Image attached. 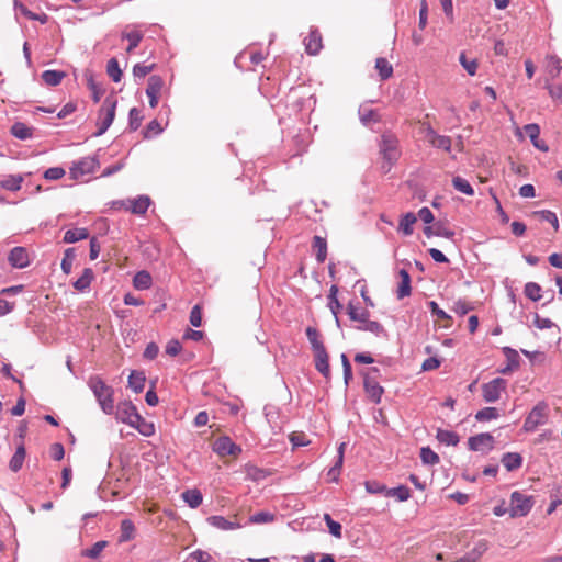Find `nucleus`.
<instances>
[{"mask_svg":"<svg viewBox=\"0 0 562 562\" xmlns=\"http://www.w3.org/2000/svg\"><path fill=\"white\" fill-rule=\"evenodd\" d=\"M535 216H538L541 221L550 223L554 231L559 229V220L554 212L550 210H541L533 212Z\"/></svg>","mask_w":562,"mask_h":562,"instance_id":"48","label":"nucleus"},{"mask_svg":"<svg viewBox=\"0 0 562 562\" xmlns=\"http://www.w3.org/2000/svg\"><path fill=\"white\" fill-rule=\"evenodd\" d=\"M366 491L369 494H385L386 495V486L379 481L371 480L364 482Z\"/></svg>","mask_w":562,"mask_h":562,"instance_id":"58","label":"nucleus"},{"mask_svg":"<svg viewBox=\"0 0 562 562\" xmlns=\"http://www.w3.org/2000/svg\"><path fill=\"white\" fill-rule=\"evenodd\" d=\"M8 260L9 263L16 269H23L30 265L29 252L26 248L21 246H16L10 250Z\"/></svg>","mask_w":562,"mask_h":562,"instance_id":"12","label":"nucleus"},{"mask_svg":"<svg viewBox=\"0 0 562 562\" xmlns=\"http://www.w3.org/2000/svg\"><path fill=\"white\" fill-rule=\"evenodd\" d=\"M347 313L349 318L353 322H357L358 324L364 322L370 315L368 310L360 308L356 306L352 302H349L347 306Z\"/></svg>","mask_w":562,"mask_h":562,"instance_id":"38","label":"nucleus"},{"mask_svg":"<svg viewBox=\"0 0 562 562\" xmlns=\"http://www.w3.org/2000/svg\"><path fill=\"white\" fill-rule=\"evenodd\" d=\"M26 457V450L23 443L19 445L15 449L14 454L10 459L9 468L12 472H19L24 463Z\"/></svg>","mask_w":562,"mask_h":562,"instance_id":"25","label":"nucleus"},{"mask_svg":"<svg viewBox=\"0 0 562 562\" xmlns=\"http://www.w3.org/2000/svg\"><path fill=\"white\" fill-rule=\"evenodd\" d=\"M420 459L424 464L435 465L440 462L439 456L429 447H423L420 449Z\"/></svg>","mask_w":562,"mask_h":562,"instance_id":"45","label":"nucleus"},{"mask_svg":"<svg viewBox=\"0 0 562 562\" xmlns=\"http://www.w3.org/2000/svg\"><path fill=\"white\" fill-rule=\"evenodd\" d=\"M87 86H88L89 90L91 91L93 102L94 103L100 102L101 97L104 92L102 87L99 83H97L92 77H90L87 80Z\"/></svg>","mask_w":562,"mask_h":562,"instance_id":"60","label":"nucleus"},{"mask_svg":"<svg viewBox=\"0 0 562 562\" xmlns=\"http://www.w3.org/2000/svg\"><path fill=\"white\" fill-rule=\"evenodd\" d=\"M503 353L506 357L507 364H506V367H504V368L498 370L499 373L508 374L513 370H516V369L519 368L520 357H519L518 352L515 349H513L510 347H504L503 348Z\"/></svg>","mask_w":562,"mask_h":562,"instance_id":"17","label":"nucleus"},{"mask_svg":"<svg viewBox=\"0 0 562 562\" xmlns=\"http://www.w3.org/2000/svg\"><path fill=\"white\" fill-rule=\"evenodd\" d=\"M133 428L137 429V431L145 437H150L155 434L154 424L145 420L142 416L139 422L133 425Z\"/></svg>","mask_w":562,"mask_h":562,"instance_id":"55","label":"nucleus"},{"mask_svg":"<svg viewBox=\"0 0 562 562\" xmlns=\"http://www.w3.org/2000/svg\"><path fill=\"white\" fill-rule=\"evenodd\" d=\"M305 49L310 55H316L322 49V37L317 31H311L305 40Z\"/></svg>","mask_w":562,"mask_h":562,"instance_id":"27","label":"nucleus"},{"mask_svg":"<svg viewBox=\"0 0 562 562\" xmlns=\"http://www.w3.org/2000/svg\"><path fill=\"white\" fill-rule=\"evenodd\" d=\"M507 387V381L503 378H495L482 385V396L486 403H495L501 398L502 392Z\"/></svg>","mask_w":562,"mask_h":562,"instance_id":"7","label":"nucleus"},{"mask_svg":"<svg viewBox=\"0 0 562 562\" xmlns=\"http://www.w3.org/2000/svg\"><path fill=\"white\" fill-rule=\"evenodd\" d=\"M88 386L92 391L103 413L111 415L114 412V390L108 385L100 375L89 378Z\"/></svg>","mask_w":562,"mask_h":562,"instance_id":"1","label":"nucleus"},{"mask_svg":"<svg viewBox=\"0 0 562 562\" xmlns=\"http://www.w3.org/2000/svg\"><path fill=\"white\" fill-rule=\"evenodd\" d=\"M380 154L383 158L382 169L389 172L400 158L398 140L392 134H383L380 142Z\"/></svg>","mask_w":562,"mask_h":562,"instance_id":"2","label":"nucleus"},{"mask_svg":"<svg viewBox=\"0 0 562 562\" xmlns=\"http://www.w3.org/2000/svg\"><path fill=\"white\" fill-rule=\"evenodd\" d=\"M386 496L396 497L400 502H405L411 497V491L405 485H398L393 488H387Z\"/></svg>","mask_w":562,"mask_h":562,"instance_id":"47","label":"nucleus"},{"mask_svg":"<svg viewBox=\"0 0 562 562\" xmlns=\"http://www.w3.org/2000/svg\"><path fill=\"white\" fill-rule=\"evenodd\" d=\"M108 542L104 540L97 541L91 548L86 549L82 552L83 557L95 559L100 555L102 550L106 547Z\"/></svg>","mask_w":562,"mask_h":562,"instance_id":"57","label":"nucleus"},{"mask_svg":"<svg viewBox=\"0 0 562 562\" xmlns=\"http://www.w3.org/2000/svg\"><path fill=\"white\" fill-rule=\"evenodd\" d=\"M487 549V541L484 539L479 540L469 552L452 562H477Z\"/></svg>","mask_w":562,"mask_h":562,"instance_id":"14","label":"nucleus"},{"mask_svg":"<svg viewBox=\"0 0 562 562\" xmlns=\"http://www.w3.org/2000/svg\"><path fill=\"white\" fill-rule=\"evenodd\" d=\"M436 438L440 443L453 447L460 441V437L457 432L441 428L437 430Z\"/></svg>","mask_w":562,"mask_h":562,"instance_id":"31","label":"nucleus"},{"mask_svg":"<svg viewBox=\"0 0 562 562\" xmlns=\"http://www.w3.org/2000/svg\"><path fill=\"white\" fill-rule=\"evenodd\" d=\"M133 284L137 290H146L151 285V276L147 271H138L134 279Z\"/></svg>","mask_w":562,"mask_h":562,"instance_id":"41","label":"nucleus"},{"mask_svg":"<svg viewBox=\"0 0 562 562\" xmlns=\"http://www.w3.org/2000/svg\"><path fill=\"white\" fill-rule=\"evenodd\" d=\"M363 386L369 398L374 404H379L384 393V389L380 385L378 380L373 376H366V379H363Z\"/></svg>","mask_w":562,"mask_h":562,"instance_id":"13","label":"nucleus"},{"mask_svg":"<svg viewBox=\"0 0 562 562\" xmlns=\"http://www.w3.org/2000/svg\"><path fill=\"white\" fill-rule=\"evenodd\" d=\"M146 378L145 374L140 371H132L128 375V386L135 392L140 393L145 387Z\"/></svg>","mask_w":562,"mask_h":562,"instance_id":"34","label":"nucleus"},{"mask_svg":"<svg viewBox=\"0 0 562 562\" xmlns=\"http://www.w3.org/2000/svg\"><path fill=\"white\" fill-rule=\"evenodd\" d=\"M162 131L164 128L161 127L160 123L157 120H153L147 124L144 131V137L151 138L153 136H157L162 133Z\"/></svg>","mask_w":562,"mask_h":562,"instance_id":"62","label":"nucleus"},{"mask_svg":"<svg viewBox=\"0 0 562 562\" xmlns=\"http://www.w3.org/2000/svg\"><path fill=\"white\" fill-rule=\"evenodd\" d=\"M106 72L114 82H120L122 79V70L119 61L115 58H111L106 65Z\"/></svg>","mask_w":562,"mask_h":562,"instance_id":"53","label":"nucleus"},{"mask_svg":"<svg viewBox=\"0 0 562 562\" xmlns=\"http://www.w3.org/2000/svg\"><path fill=\"white\" fill-rule=\"evenodd\" d=\"M425 136L432 147L443 149L447 153L451 151V138L449 136L438 134L429 124L425 126Z\"/></svg>","mask_w":562,"mask_h":562,"instance_id":"11","label":"nucleus"},{"mask_svg":"<svg viewBox=\"0 0 562 562\" xmlns=\"http://www.w3.org/2000/svg\"><path fill=\"white\" fill-rule=\"evenodd\" d=\"M547 70L550 77L554 79L562 70V60L557 56H550L547 63Z\"/></svg>","mask_w":562,"mask_h":562,"instance_id":"51","label":"nucleus"},{"mask_svg":"<svg viewBox=\"0 0 562 562\" xmlns=\"http://www.w3.org/2000/svg\"><path fill=\"white\" fill-rule=\"evenodd\" d=\"M495 439L488 432H481L468 439V447L471 451L488 453L494 449Z\"/></svg>","mask_w":562,"mask_h":562,"instance_id":"9","label":"nucleus"},{"mask_svg":"<svg viewBox=\"0 0 562 562\" xmlns=\"http://www.w3.org/2000/svg\"><path fill=\"white\" fill-rule=\"evenodd\" d=\"M359 117H360V122L363 125H369L372 122L379 121V115H378L376 111L373 109L366 108V106H360Z\"/></svg>","mask_w":562,"mask_h":562,"instance_id":"46","label":"nucleus"},{"mask_svg":"<svg viewBox=\"0 0 562 562\" xmlns=\"http://www.w3.org/2000/svg\"><path fill=\"white\" fill-rule=\"evenodd\" d=\"M313 250L315 251V257L318 263H323L326 260L327 257V241L325 238L321 236H314L313 244H312Z\"/></svg>","mask_w":562,"mask_h":562,"instance_id":"28","label":"nucleus"},{"mask_svg":"<svg viewBox=\"0 0 562 562\" xmlns=\"http://www.w3.org/2000/svg\"><path fill=\"white\" fill-rule=\"evenodd\" d=\"M213 451L221 457L237 456L241 452V448L233 442L229 437L223 436L214 441Z\"/></svg>","mask_w":562,"mask_h":562,"instance_id":"10","label":"nucleus"},{"mask_svg":"<svg viewBox=\"0 0 562 562\" xmlns=\"http://www.w3.org/2000/svg\"><path fill=\"white\" fill-rule=\"evenodd\" d=\"M546 88L552 99L562 103V83H549L547 82Z\"/></svg>","mask_w":562,"mask_h":562,"instance_id":"63","label":"nucleus"},{"mask_svg":"<svg viewBox=\"0 0 562 562\" xmlns=\"http://www.w3.org/2000/svg\"><path fill=\"white\" fill-rule=\"evenodd\" d=\"M337 293H338V286L333 284L329 289L328 307L330 308V311L335 317L336 325L338 327H340V321L338 317V313L342 308V305L340 304V302L337 297Z\"/></svg>","mask_w":562,"mask_h":562,"instance_id":"21","label":"nucleus"},{"mask_svg":"<svg viewBox=\"0 0 562 562\" xmlns=\"http://www.w3.org/2000/svg\"><path fill=\"white\" fill-rule=\"evenodd\" d=\"M42 79L45 82V85L49 87H56L60 85L63 79L66 77V72L63 70H53L48 69L42 72Z\"/></svg>","mask_w":562,"mask_h":562,"instance_id":"29","label":"nucleus"},{"mask_svg":"<svg viewBox=\"0 0 562 562\" xmlns=\"http://www.w3.org/2000/svg\"><path fill=\"white\" fill-rule=\"evenodd\" d=\"M452 186L457 191H459L463 194H467L470 196L474 194V189L470 184V182L460 176L452 178Z\"/></svg>","mask_w":562,"mask_h":562,"instance_id":"43","label":"nucleus"},{"mask_svg":"<svg viewBox=\"0 0 562 562\" xmlns=\"http://www.w3.org/2000/svg\"><path fill=\"white\" fill-rule=\"evenodd\" d=\"M524 128H525L527 136L530 138L532 145L536 148H538L542 151L548 150V146L544 144V142L539 139L540 128H539L538 124L530 123V124L525 125Z\"/></svg>","mask_w":562,"mask_h":562,"instance_id":"18","label":"nucleus"},{"mask_svg":"<svg viewBox=\"0 0 562 562\" xmlns=\"http://www.w3.org/2000/svg\"><path fill=\"white\" fill-rule=\"evenodd\" d=\"M11 134L21 140H26L33 136V128L22 122H15L11 126Z\"/></svg>","mask_w":562,"mask_h":562,"instance_id":"36","label":"nucleus"},{"mask_svg":"<svg viewBox=\"0 0 562 562\" xmlns=\"http://www.w3.org/2000/svg\"><path fill=\"white\" fill-rule=\"evenodd\" d=\"M324 520L329 529V532L336 538H341V525L338 521H335L327 513L324 514Z\"/></svg>","mask_w":562,"mask_h":562,"instance_id":"61","label":"nucleus"},{"mask_svg":"<svg viewBox=\"0 0 562 562\" xmlns=\"http://www.w3.org/2000/svg\"><path fill=\"white\" fill-rule=\"evenodd\" d=\"M375 69L378 70L381 80H387L393 75V67L384 57L376 58Z\"/></svg>","mask_w":562,"mask_h":562,"instance_id":"40","label":"nucleus"},{"mask_svg":"<svg viewBox=\"0 0 562 562\" xmlns=\"http://www.w3.org/2000/svg\"><path fill=\"white\" fill-rule=\"evenodd\" d=\"M135 537V526L132 520L124 519L120 526L119 542H127Z\"/></svg>","mask_w":562,"mask_h":562,"instance_id":"35","label":"nucleus"},{"mask_svg":"<svg viewBox=\"0 0 562 562\" xmlns=\"http://www.w3.org/2000/svg\"><path fill=\"white\" fill-rule=\"evenodd\" d=\"M76 259L75 248H67L64 252V258L60 263V268L65 274H69L72 269V262Z\"/></svg>","mask_w":562,"mask_h":562,"instance_id":"44","label":"nucleus"},{"mask_svg":"<svg viewBox=\"0 0 562 562\" xmlns=\"http://www.w3.org/2000/svg\"><path fill=\"white\" fill-rule=\"evenodd\" d=\"M115 418L133 427L135 423L139 422L140 415L138 414L136 406L132 402L124 401L119 403L115 412Z\"/></svg>","mask_w":562,"mask_h":562,"instance_id":"8","label":"nucleus"},{"mask_svg":"<svg viewBox=\"0 0 562 562\" xmlns=\"http://www.w3.org/2000/svg\"><path fill=\"white\" fill-rule=\"evenodd\" d=\"M499 416L496 407H484L475 414V419L479 422H488L496 419Z\"/></svg>","mask_w":562,"mask_h":562,"instance_id":"54","label":"nucleus"},{"mask_svg":"<svg viewBox=\"0 0 562 562\" xmlns=\"http://www.w3.org/2000/svg\"><path fill=\"white\" fill-rule=\"evenodd\" d=\"M143 121L142 111L137 108H132L128 112V127L135 132L139 128Z\"/></svg>","mask_w":562,"mask_h":562,"instance_id":"50","label":"nucleus"},{"mask_svg":"<svg viewBox=\"0 0 562 562\" xmlns=\"http://www.w3.org/2000/svg\"><path fill=\"white\" fill-rule=\"evenodd\" d=\"M189 559L194 562H213L211 554L209 552L202 551L200 549L190 553Z\"/></svg>","mask_w":562,"mask_h":562,"instance_id":"64","label":"nucleus"},{"mask_svg":"<svg viewBox=\"0 0 562 562\" xmlns=\"http://www.w3.org/2000/svg\"><path fill=\"white\" fill-rule=\"evenodd\" d=\"M89 237V231L85 227L68 229L63 238L66 244H74Z\"/></svg>","mask_w":562,"mask_h":562,"instance_id":"33","label":"nucleus"},{"mask_svg":"<svg viewBox=\"0 0 562 562\" xmlns=\"http://www.w3.org/2000/svg\"><path fill=\"white\" fill-rule=\"evenodd\" d=\"M164 87V80L158 75H153L148 78L146 93H160Z\"/></svg>","mask_w":562,"mask_h":562,"instance_id":"56","label":"nucleus"},{"mask_svg":"<svg viewBox=\"0 0 562 562\" xmlns=\"http://www.w3.org/2000/svg\"><path fill=\"white\" fill-rule=\"evenodd\" d=\"M182 499L191 507L196 508L203 501L202 493L196 488L187 490L182 493Z\"/></svg>","mask_w":562,"mask_h":562,"instance_id":"39","label":"nucleus"},{"mask_svg":"<svg viewBox=\"0 0 562 562\" xmlns=\"http://www.w3.org/2000/svg\"><path fill=\"white\" fill-rule=\"evenodd\" d=\"M459 61L470 76H474L477 70V61L475 59H468L464 53L459 56Z\"/></svg>","mask_w":562,"mask_h":562,"instance_id":"59","label":"nucleus"},{"mask_svg":"<svg viewBox=\"0 0 562 562\" xmlns=\"http://www.w3.org/2000/svg\"><path fill=\"white\" fill-rule=\"evenodd\" d=\"M13 7L15 11H19L21 14L26 16L27 19L32 21H40L41 23L47 22V15L46 14H37L32 11H30L22 2L19 0H14Z\"/></svg>","mask_w":562,"mask_h":562,"instance_id":"37","label":"nucleus"},{"mask_svg":"<svg viewBox=\"0 0 562 562\" xmlns=\"http://www.w3.org/2000/svg\"><path fill=\"white\" fill-rule=\"evenodd\" d=\"M315 368L325 378L329 376V357L327 350L314 352Z\"/></svg>","mask_w":562,"mask_h":562,"instance_id":"20","label":"nucleus"},{"mask_svg":"<svg viewBox=\"0 0 562 562\" xmlns=\"http://www.w3.org/2000/svg\"><path fill=\"white\" fill-rule=\"evenodd\" d=\"M151 204L148 195H138L135 199H128V206L126 207L133 214L144 215Z\"/></svg>","mask_w":562,"mask_h":562,"instance_id":"15","label":"nucleus"},{"mask_svg":"<svg viewBox=\"0 0 562 562\" xmlns=\"http://www.w3.org/2000/svg\"><path fill=\"white\" fill-rule=\"evenodd\" d=\"M276 520V515L271 512L261 510L255 513L249 517V524L252 525H261V524H270Z\"/></svg>","mask_w":562,"mask_h":562,"instance_id":"42","label":"nucleus"},{"mask_svg":"<svg viewBox=\"0 0 562 562\" xmlns=\"http://www.w3.org/2000/svg\"><path fill=\"white\" fill-rule=\"evenodd\" d=\"M358 330L369 331L375 336H386V331L383 325L376 321H370L369 317L356 326Z\"/></svg>","mask_w":562,"mask_h":562,"instance_id":"24","label":"nucleus"},{"mask_svg":"<svg viewBox=\"0 0 562 562\" xmlns=\"http://www.w3.org/2000/svg\"><path fill=\"white\" fill-rule=\"evenodd\" d=\"M306 337L308 339V342L311 344V348L313 352H318L326 350L322 339L319 331L315 327H307L305 330Z\"/></svg>","mask_w":562,"mask_h":562,"instance_id":"30","label":"nucleus"},{"mask_svg":"<svg viewBox=\"0 0 562 562\" xmlns=\"http://www.w3.org/2000/svg\"><path fill=\"white\" fill-rule=\"evenodd\" d=\"M98 167L99 160L97 156H87L74 161L72 166L69 168V173L72 179L78 180L86 175L94 172Z\"/></svg>","mask_w":562,"mask_h":562,"instance_id":"6","label":"nucleus"},{"mask_svg":"<svg viewBox=\"0 0 562 562\" xmlns=\"http://www.w3.org/2000/svg\"><path fill=\"white\" fill-rule=\"evenodd\" d=\"M116 104L117 100L113 94H110L104 99L99 110L97 120L98 130L94 132V136H101L109 130L115 117Z\"/></svg>","mask_w":562,"mask_h":562,"instance_id":"3","label":"nucleus"},{"mask_svg":"<svg viewBox=\"0 0 562 562\" xmlns=\"http://www.w3.org/2000/svg\"><path fill=\"white\" fill-rule=\"evenodd\" d=\"M417 217L413 212H408L401 217L398 232H401L405 236H409L414 232V224L416 223Z\"/></svg>","mask_w":562,"mask_h":562,"instance_id":"32","label":"nucleus"},{"mask_svg":"<svg viewBox=\"0 0 562 562\" xmlns=\"http://www.w3.org/2000/svg\"><path fill=\"white\" fill-rule=\"evenodd\" d=\"M93 279V270L91 268H85L82 274L72 283V286L79 292H86L89 290Z\"/></svg>","mask_w":562,"mask_h":562,"instance_id":"22","label":"nucleus"},{"mask_svg":"<svg viewBox=\"0 0 562 562\" xmlns=\"http://www.w3.org/2000/svg\"><path fill=\"white\" fill-rule=\"evenodd\" d=\"M501 461L507 471H515L522 465V457L517 452L504 453Z\"/></svg>","mask_w":562,"mask_h":562,"instance_id":"26","label":"nucleus"},{"mask_svg":"<svg viewBox=\"0 0 562 562\" xmlns=\"http://www.w3.org/2000/svg\"><path fill=\"white\" fill-rule=\"evenodd\" d=\"M398 276L401 278V282L398 284L396 294H397V299L402 300V299L411 295V292H412L411 276L406 269H401L398 271Z\"/></svg>","mask_w":562,"mask_h":562,"instance_id":"19","label":"nucleus"},{"mask_svg":"<svg viewBox=\"0 0 562 562\" xmlns=\"http://www.w3.org/2000/svg\"><path fill=\"white\" fill-rule=\"evenodd\" d=\"M122 37L128 41V46H127L126 50L128 53H131L142 42L143 34L139 31H132V32L123 33Z\"/></svg>","mask_w":562,"mask_h":562,"instance_id":"49","label":"nucleus"},{"mask_svg":"<svg viewBox=\"0 0 562 562\" xmlns=\"http://www.w3.org/2000/svg\"><path fill=\"white\" fill-rule=\"evenodd\" d=\"M206 521L210 526L224 531L241 528V525L238 521L228 520L224 516L220 515L209 516Z\"/></svg>","mask_w":562,"mask_h":562,"instance_id":"16","label":"nucleus"},{"mask_svg":"<svg viewBox=\"0 0 562 562\" xmlns=\"http://www.w3.org/2000/svg\"><path fill=\"white\" fill-rule=\"evenodd\" d=\"M524 293L529 300L537 302L541 299V286L536 282H528L525 284Z\"/></svg>","mask_w":562,"mask_h":562,"instance_id":"52","label":"nucleus"},{"mask_svg":"<svg viewBox=\"0 0 562 562\" xmlns=\"http://www.w3.org/2000/svg\"><path fill=\"white\" fill-rule=\"evenodd\" d=\"M23 181L24 177L22 175H9L0 180V188L11 192H16L22 188Z\"/></svg>","mask_w":562,"mask_h":562,"instance_id":"23","label":"nucleus"},{"mask_svg":"<svg viewBox=\"0 0 562 562\" xmlns=\"http://www.w3.org/2000/svg\"><path fill=\"white\" fill-rule=\"evenodd\" d=\"M533 498L515 491L510 495L509 515L510 517L527 516L533 507Z\"/></svg>","mask_w":562,"mask_h":562,"instance_id":"4","label":"nucleus"},{"mask_svg":"<svg viewBox=\"0 0 562 562\" xmlns=\"http://www.w3.org/2000/svg\"><path fill=\"white\" fill-rule=\"evenodd\" d=\"M548 416V405L539 402L528 414L524 422L522 429L526 432L535 431L539 426L544 425Z\"/></svg>","mask_w":562,"mask_h":562,"instance_id":"5","label":"nucleus"}]
</instances>
